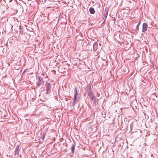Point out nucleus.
<instances>
[{"instance_id": "nucleus-8", "label": "nucleus", "mask_w": 158, "mask_h": 158, "mask_svg": "<svg viewBox=\"0 0 158 158\" xmlns=\"http://www.w3.org/2000/svg\"><path fill=\"white\" fill-rule=\"evenodd\" d=\"M75 146V145L74 143L72 144L71 145V152H72V153H73L74 152Z\"/></svg>"}, {"instance_id": "nucleus-11", "label": "nucleus", "mask_w": 158, "mask_h": 158, "mask_svg": "<svg viewBox=\"0 0 158 158\" xmlns=\"http://www.w3.org/2000/svg\"><path fill=\"white\" fill-rule=\"evenodd\" d=\"M140 22H139V23L137 24V25L136 27V30H137L138 31V30H139V26L140 24Z\"/></svg>"}, {"instance_id": "nucleus-12", "label": "nucleus", "mask_w": 158, "mask_h": 158, "mask_svg": "<svg viewBox=\"0 0 158 158\" xmlns=\"http://www.w3.org/2000/svg\"><path fill=\"white\" fill-rule=\"evenodd\" d=\"M12 1V0H10L9 2H11Z\"/></svg>"}, {"instance_id": "nucleus-15", "label": "nucleus", "mask_w": 158, "mask_h": 158, "mask_svg": "<svg viewBox=\"0 0 158 158\" xmlns=\"http://www.w3.org/2000/svg\"><path fill=\"white\" fill-rule=\"evenodd\" d=\"M4 1L5 0H4Z\"/></svg>"}, {"instance_id": "nucleus-7", "label": "nucleus", "mask_w": 158, "mask_h": 158, "mask_svg": "<svg viewBox=\"0 0 158 158\" xmlns=\"http://www.w3.org/2000/svg\"><path fill=\"white\" fill-rule=\"evenodd\" d=\"M98 47V43L97 42H95L94 43L93 45V48L94 51H96Z\"/></svg>"}, {"instance_id": "nucleus-2", "label": "nucleus", "mask_w": 158, "mask_h": 158, "mask_svg": "<svg viewBox=\"0 0 158 158\" xmlns=\"http://www.w3.org/2000/svg\"><path fill=\"white\" fill-rule=\"evenodd\" d=\"M38 79V82L37 83V86L39 87L43 85L44 81L43 79L41 77H39Z\"/></svg>"}, {"instance_id": "nucleus-10", "label": "nucleus", "mask_w": 158, "mask_h": 158, "mask_svg": "<svg viewBox=\"0 0 158 158\" xmlns=\"http://www.w3.org/2000/svg\"><path fill=\"white\" fill-rule=\"evenodd\" d=\"M45 134L44 133H43V134H41V139L42 140L41 141H43L44 140V138H45Z\"/></svg>"}, {"instance_id": "nucleus-14", "label": "nucleus", "mask_w": 158, "mask_h": 158, "mask_svg": "<svg viewBox=\"0 0 158 158\" xmlns=\"http://www.w3.org/2000/svg\"><path fill=\"white\" fill-rule=\"evenodd\" d=\"M1 1H2V0H0V2H1Z\"/></svg>"}, {"instance_id": "nucleus-3", "label": "nucleus", "mask_w": 158, "mask_h": 158, "mask_svg": "<svg viewBox=\"0 0 158 158\" xmlns=\"http://www.w3.org/2000/svg\"><path fill=\"white\" fill-rule=\"evenodd\" d=\"M45 86L46 87V93L48 94L50 92L51 89V85L47 81L45 84Z\"/></svg>"}, {"instance_id": "nucleus-6", "label": "nucleus", "mask_w": 158, "mask_h": 158, "mask_svg": "<svg viewBox=\"0 0 158 158\" xmlns=\"http://www.w3.org/2000/svg\"><path fill=\"white\" fill-rule=\"evenodd\" d=\"M19 146L17 145L15 148V153L14 154L15 155H18L19 154Z\"/></svg>"}, {"instance_id": "nucleus-9", "label": "nucleus", "mask_w": 158, "mask_h": 158, "mask_svg": "<svg viewBox=\"0 0 158 158\" xmlns=\"http://www.w3.org/2000/svg\"><path fill=\"white\" fill-rule=\"evenodd\" d=\"M89 11L90 13L92 14H94L95 12V10L93 7H90L89 9Z\"/></svg>"}, {"instance_id": "nucleus-1", "label": "nucleus", "mask_w": 158, "mask_h": 158, "mask_svg": "<svg viewBox=\"0 0 158 158\" xmlns=\"http://www.w3.org/2000/svg\"><path fill=\"white\" fill-rule=\"evenodd\" d=\"M74 92L75 94H74L73 101L72 103L73 106H74L75 103L78 102L79 101V99L77 97L78 95V93L76 88H75Z\"/></svg>"}, {"instance_id": "nucleus-4", "label": "nucleus", "mask_w": 158, "mask_h": 158, "mask_svg": "<svg viewBox=\"0 0 158 158\" xmlns=\"http://www.w3.org/2000/svg\"><path fill=\"white\" fill-rule=\"evenodd\" d=\"M148 28V25L146 23H143L142 26V32H145L147 29Z\"/></svg>"}, {"instance_id": "nucleus-5", "label": "nucleus", "mask_w": 158, "mask_h": 158, "mask_svg": "<svg viewBox=\"0 0 158 158\" xmlns=\"http://www.w3.org/2000/svg\"><path fill=\"white\" fill-rule=\"evenodd\" d=\"M108 9H105L103 14V18L105 20H106V19L107 16L108 15Z\"/></svg>"}, {"instance_id": "nucleus-13", "label": "nucleus", "mask_w": 158, "mask_h": 158, "mask_svg": "<svg viewBox=\"0 0 158 158\" xmlns=\"http://www.w3.org/2000/svg\"><path fill=\"white\" fill-rule=\"evenodd\" d=\"M94 96H93V97H92V98H92V99H94Z\"/></svg>"}]
</instances>
